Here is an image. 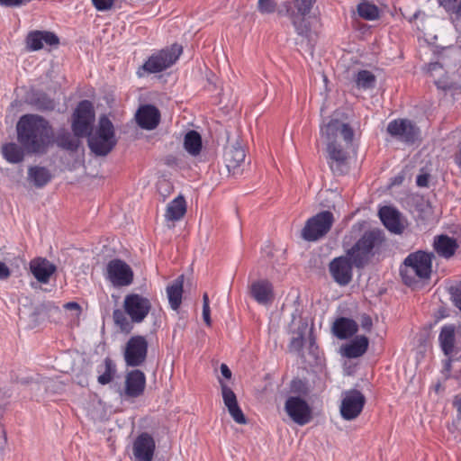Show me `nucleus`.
I'll use <instances>...</instances> for the list:
<instances>
[{
	"label": "nucleus",
	"mask_w": 461,
	"mask_h": 461,
	"mask_svg": "<svg viewBox=\"0 0 461 461\" xmlns=\"http://www.w3.org/2000/svg\"><path fill=\"white\" fill-rule=\"evenodd\" d=\"M17 140L27 154L43 155L54 141L53 128L39 114L27 113L16 124Z\"/></svg>",
	"instance_id": "nucleus-1"
},
{
	"label": "nucleus",
	"mask_w": 461,
	"mask_h": 461,
	"mask_svg": "<svg viewBox=\"0 0 461 461\" xmlns=\"http://www.w3.org/2000/svg\"><path fill=\"white\" fill-rule=\"evenodd\" d=\"M388 249V240L383 230L374 228L364 231L354 245L347 250L354 259L355 267L365 268L375 257H379Z\"/></svg>",
	"instance_id": "nucleus-2"
},
{
	"label": "nucleus",
	"mask_w": 461,
	"mask_h": 461,
	"mask_svg": "<svg viewBox=\"0 0 461 461\" xmlns=\"http://www.w3.org/2000/svg\"><path fill=\"white\" fill-rule=\"evenodd\" d=\"M435 258L432 252L417 250L410 253L400 267V276L402 282L411 286L418 280H428L432 272V260Z\"/></svg>",
	"instance_id": "nucleus-3"
},
{
	"label": "nucleus",
	"mask_w": 461,
	"mask_h": 461,
	"mask_svg": "<svg viewBox=\"0 0 461 461\" xmlns=\"http://www.w3.org/2000/svg\"><path fill=\"white\" fill-rule=\"evenodd\" d=\"M86 137L91 152L99 157L107 156L117 144L113 124L104 115L100 117L95 131Z\"/></svg>",
	"instance_id": "nucleus-4"
},
{
	"label": "nucleus",
	"mask_w": 461,
	"mask_h": 461,
	"mask_svg": "<svg viewBox=\"0 0 461 461\" xmlns=\"http://www.w3.org/2000/svg\"><path fill=\"white\" fill-rule=\"evenodd\" d=\"M183 48L179 44H172L170 47L162 49L153 53L139 68L137 74L142 77L141 70L148 74L159 73L170 68L179 59Z\"/></svg>",
	"instance_id": "nucleus-5"
},
{
	"label": "nucleus",
	"mask_w": 461,
	"mask_h": 461,
	"mask_svg": "<svg viewBox=\"0 0 461 461\" xmlns=\"http://www.w3.org/2000/svg\"><path fill=\"white\" fill-rule=\"evenodd\" d=\"M95 119V108L91 101H80L72 114V132L76 137H86L93 131Z\"/></svg>",
	"instance_id": "nucleus-6"
},
{
	"label": "nucleus",
	"mask_w": 461,
	"mask_h": 461,
	"mask_svg": "<svg viewBox=\"0 0 461 461\" xmlns=\"http://www.w3.org/2000/svg\"><path fill=\"white\" fill-rule=\"evenodd\" d=\"M333 222V213L321 211L306 221L302 230V238L306 241H316L330 230Z\"/></svg>",
	"instance_id": "nucleus-7"
},
{
	"label": "nucleus",
	"mask_w": 461,
	"mask_h": 461,
	"mask_svg": "<svg viewBox=\"0 0 461 461\" xmlns=\"http://www.w3.org/2000/svg\"><path fill=\"white\" fill-rule=\"evenodd\" d=\"M149 343L146 337L131 336L125 344L123 358L127 366L139 367L145 364L148 357Z\"/></svg>",
	"instance_id": "nucleus-8"
},
{
	"label": "nucleus",
	"mask_w": 461,
	"mask_h": 461,
	"mask_svg": "<svg viewBox=\"0 0 461 461\" xmlns=\"http://www.w3.org/2000/svg\"><path fill=\"white\" fill-rule=\"evenodd\" d=\"M387 133L393 139L408 145L414 144L420 137V130L409 119H394L386 128Z\"/></svg>",
	"instance_id": "nucleus-9"
},
{
	"label": "nucleus",
	"mask_w": 461,
	"mask_h": 461,
	"mask_svg": "<svg viewBox=\"0 0 461 461\" xmlns=\"http://www.w3.org/2000/svg\"><path fill=\"white\" fill-rule=\"evenodd\" d=\"M350 146L343 147L338 141L327 143V163L334 175L342 176L348 172L349 153L348 149Z\"/></svg>",
	"instance_id": "nucleus-10"
},
{
	"label": "nucleus",
	"mask_w": 461,
	"mask_h": 461,
	"mask_svg": "<svg viewBox=\"0 0 461 461\" xmlns=\"http://www.w3.org/2000/svg\"><path fill=\"white\" fill-rule=\"evenodd\" d=\"M342 400L339 407L341 417L345 420L357 419L362 412L366 404L365 395L357 389L342 392Z\"/></svg>",
	"instance_id": "nucleus-11"
},
{
	"label": "nucleus",
	"mask_w": 461,
	"mask_h": 461,
	"mask_svg": "<svg viewBox=\"0 0 461 461\" xmlns=\"http://www.w3.org/2000/svg\"><path fill=\"white\" fill-rule=\"evenodd\" d=\"M105 277L114 287H122L132 284L134 274L125 261L114 258L110 260L106 266Z\"/></svg>",
	"instance_id": "nucleus-12"
},
{
	"label": "nucleus",
	"mask_w": 461,
	"mask_h": 461,
	"mask_svg": "<svg viewBox=\"0 0 461 461\" xmlns=\"http://www.w3.org/2000/svg\"><path fill=\"white\" fill-rule=\"evenodd\" d=\"M285 411L297 425L304 426L312 419L309 403L301 396H289L285 402Z\"/></svg>",
	"instance_id": "nucleus-13"
},
{
	"label": "nucleus",
	"mask_w": 461,
	"mask_h": 461,
	"mask_svg": "<svg viewBox=\"0 0 461 461\" xmlns=\"http://www.w3.org/2000/svg\"><path fill=\"white\" fill-rule=\"evenodd\" d=\"M123 308L130 316L131 322L140 323L149 313L151 303L148 298L139 294H130L124 298Z\"/></svg>",
	"instance_id": "nucleus-14"
},
{
	"label": "nucleus",
	"mask_w": 461,
	"mask_h": 461,
	"mask_svg": "<svg viewBox=\"0 0 461 461\" xmlns=\"http://www.w3.org/2000/svg\"><path fill=\"white\" fill-rule=\"evenodd\" d=\"M353 267L354 259L348 254L333 258L329 264L331 277L340 286H346L352 281Z\"/></svg>",
	"instance_id": "nucleus-15"
},
{
	"label": "nucleus",
	"mask_w": 461,
	"mask_h": 461,
	"mask_svg": "<svg viewBox=\"0 0 461 461\" xmlns=\"http://www.w3.org/2000/svg\"><path fill=\"white\" fill-rule=\"evenodd\" d=\"M340 134L347 146L352 145L354 131L348 123L342 122L339 119H330L327 123L321 126V137L325 138L327 143L337 141L338 134Z\"/></svg>",
	"instance_id": "nucleus-16"
},
{
	"label": "nucleus",
	"mask_w": 461,
	"mask_h": 461,
	"mask_svg": "<svg viewBox=\"0 0 461 461\" xmlns=\"http://www.w3.org/2000/svg\"><path fill=\"white\" fill-rule=\"evenodd\" d=\"M245 158V150L239 141L228 145L224 151V162L228 172L234 176L241 175Z\"/></svg>",
	"instance_id": "nucleus-17"
},
{
	"label": "nucleus",
	"mask_w": 461,
	"mask_h": 461,
	"mask_svg": "<svg viewBox=\"0 0 461 461\" xmlns=\"http://www.w3.org/2000/svg\"><path fill=\"white\" fill-rule=\"evenodd\" d=\"M155 448L156 443L153 437L147 432L140 433L132 446L134 461H152Z\"/></svg>",
	"instance_id": "nucleus-18"
},
{
	"label": "nucleus",
	"mask_w": 461,
	"mask_h": 461,
	"mask_svg": "<svg viewBox=\"0 0 461 461\" xmlns=\"http://www.w3.org/2000/svg\"><path fill=\"white\" fill-rule=\"evenodd\" d=\"M25 42L29 51H37L43 48V43L49 46H58L59 38L52 32L36 30L27 34Z\"/></svg>",
	"instance_id": "nucleus-19"
},
{
	"label": "nucleus",
	"mask_w": 461,
	"mask_h": 461,
	"mask_svg": "<svg viewBox=\"0 0 461 461\" xmlns=\"http://www.w3.org/2000/svg\"><path fill=\"white\" fill-rule=\"evenodd\" d=\"M146 387V375L140 369H132L125 376V395L130 398L141 396Z\"/></svg>",
	"instance_id": "nucleus-20"
},
{
	"label": "nucleus",
	"mask_w": 461,
	"mask_h": 461,
	"mask_svg": "<svg viewBox=\"0 0 461 461\" xmlns=\"http://www.w3.org/2000/svg\"><path fill=\"white\" fill-rule=\"evenodd\" d=\"M277 14L281 16H288L296 33L303 39H310L312 32L310 23L305 20V17H297L292 13V5L288 1H285L281 4Z\"/></svg>",
	"instance_id": "nucleus-21"
},
{
	"label": "nucleus",
	"mask_w": 461,
	"mask_h": 461,
	"mask_svg": "<svg viewBox=\"0 0 461 461\" xmlns=\"http://www.w3.org/2000/svg\"><path fill=\"white\" fill-rule=\"evenodd\" d=\"M160 120V113L157 107L151 104L141 106L136 113V121L140 128L145 130L155 129Z\"/></svg>",
	"instance_id": "nucleus-22"
},
{
	"label": "nucleus",
	"mask_w": 461,
	"mask_h": 461,
	"mask_svg": "<svg viewBox=\"0 0 461 461\" xmlns=\"http://www.w3.org/2000/svg\"><path fill=\"white\" fill-rule=\"evenodd\" d=\"M379 217L384 227L394 234H402L404 226L401 222V216L397 210L390 206H384L379 210Z\"/></svg>",
	"instance_id": "nucleus-23"
},
{
	"label": "nucleus",
	"mask_w": 461,
	"mask_h": 461,
	"mask_svg": "<svg viewBox=\"0 0 461 461\" xmlns=\"http://www.w3.org/2000/svg\"><path fill=\"white\" fill-rule=\"evenodd\" d=\"M30 270L40 283L47 284L56 271V266L46 258H37L30 262Z\"/></svg>",
	"instance_id": "nucleus-24"
},
{
	"label": "nucleus",
	"mask_w": 461,
	"mask_h": 461,
	"mask_svg": "<svg viewBox=\"0 0 461 461\" xmlns=\"http://www.w3.org/2000/svg\"><path fill=\"white\" fill-rule=\"evenodd\" d=\"M458 247L456 240L446 234H441L434 238L433 249L438 256L444 258L448 259L452 258Z\"/></svg>",
	"instance_id": "nucleus-25"
},
{
	"label": "nucleus",
	"mask_w": 461,
	"mask_h": 461,
	"mask_svg": "<svg viewBox=\"0 0 461 461\" xmlns=\"http://www.w3.org/2000/svg\"><path fill=\"white\" fill-rule=\"evenodd\" d=\"M251 296L260 304H267L274 299L273 285L268 280L254 282L250 286Z\"/></svg>",
	"instance_id": "nucleus-26"
},
{
	"label": "nucleus",
	"mask_w": 461,
	"mask_h": 461,
	"mask_svg": "<svg viewBox=\"0 0 461 461\" xmlns=\"http://www.w3.org/2000/svg\"><path fill=\"white\" fill-rule=\"evenodd\" d=\"M358 330L356 321L347 317L338 318L332 326L333 334L339 339H347L355 335Z\"/></svg>",
	"instance_id": "nucleus-27"
},
{
	"label": "nucleus",
	"mask_w": 461,
	"mask_h": 461,
	"mask_svg": "<svg viewBox=\"0 0 461 461\" xmlns=\"http://www.w3.org/2000/svg\"><path fill=\"white\" fill-rule=\"evenodd\" d=\"M369 345L368 339L362 336H356L349 343L341 348L342 355L348 358H357L363 356Z\"/></svg>",
	"instance_id": "nucleus-28"
},
{
	"label": "nucleus",
	"mask_w": 461,
	"mask_h": 461,
	"mask_svg": "<svg viewBox=\"0 0 461 461\" xmlns=\"http://www.w3.org/2000/svg\"><path fill=\"white\" fill-rule=\"evenodd\" d=\"M438 342L444 355L450 356L454 352L456 342L455 325L447 324L441 327Z\"/></svg>",
	"instance_id": "nucleus-29"
},
{
	"label": "nucleus",
	"mask_w": 461,
	"mask_h": 461,
	"mask_svg": "<svg viewBox=\"0 0 461 461\" xmlns=\"http://www.w3.org/2000/svg\"><path fill=\"white\" fill-rule=\"evenodd\" d=\"M52 179L50 171L41 166H31L28 168V180L37 188H43Z\"/></svg>",
	"instance_id": "nucleus-30"
},
{
	"label": "nucleus",
	"mask_w": 461,
	"mask_h": 461,
	"mask_svg": "<svg viewBox=\"0 0 461 461\" xmlns=\"http://www.w3.org/2000/svg\"><path fill=\"white\" fill-rule=\"evenodd\" d=\"M184 275L179 276L167 287V294L170 307L176 311L182 303Z\"/></svg>",
	"instance_id": "nucleus-31"
},
{
	"label": "nucleus",
	"mask_w": 461,
	"mask_h": 461,
	"mask_svg": "<svg viewBox=\"0 0 461 461\" xmlns=\"http://www.w3.org/2000/svg\"><path fill=\"white\" fill-rule=\"evenodd\" d=\"M81 137H76L75 134H71L69 131L63 130L59 131L56 136L55 142L57 146L62 149L69 152H77L81 141Z\"/></svg>",
	"instance_id": "nucleus-32"
},
{
	"label": "nucleus",
	"mask_w": 461,
	"mask_h": 461,
	"mask_svg": "<svg viewBox=\"0 0 461 461\" xmlns=\"http://www.w3.org/2000/svg\"><path fill=\"white\" fill-rule=\"evenodd\" d=\"M186 212V203L182 195H178L167 206L165 218L167 221H179Z\"/></svg>",
	"instance_id": "nucleus-33"
},
{
	"label": "nucleus",
	"mask_w": 461,
	"mask_h": 461,
	"mask_svg": "<svg viewBox=\"0 0 461 461\" xmlns=\"http://www.w3.org/2000/svg\"><path fill=\"white\" fill-rule=\"evenodd\" d=\"M203 143L200 133L194 130L188 131L184 138V148L192 156H197L202 150Z\"/></svg>",
	"instance_id": "nucleus-34"
},
{
	"label": "nucleus",
	"mask_w": 461,
	"mask_h": 461,
	"mask_svg": "<svg viewBox=\"0 0 461 461\" xmlns=\"http://www.w3.org/2000/svg\"><path fill=\"white\" fill-rule=\"evenodd\" d=\"M2 153L9 163L16 164L23 160L26 151L23 149L22 145L9 142L2 147Z\"/></svg>",
	"instance_id": "nucleus-35"
},
{
	"label": "nucleus",
	"mask_w": 461,
	"mask_h": 461,
	"mask_svg": "<svg viewBox=\"0 0 461 461\" xmlns=\"http://www.w3.org/2000/svg\"><path fill=\"white\" fill-rule=\"evenodd\" d=\"M355 83L360 89H372L375 86L376 77L371 71L362 69L356 75Z\"/></svg>",
	"instance_id": "nucleus-36"
},
{
	"label": "nucleus",
	"mask_w": 461,
	"mask_h": 461,
	"mask_svg": "<svg viewBox=\"0 0 461 461\" xmlns=\"http://www.w3.org/2000/svg\"><path fill=\"white\" fill-rule=\"evenodd\" d=\"M448 14L454 15L453 23H461V0H437Z\"/></svg>",
	"instance_id": "nucleus-37"
},
{
	"label": "nucleus",
	"mask_w": 461,
	"mask_h": 461,
	"mask_svg": "<svg viewBox=\"0 0 461 461\" xmlns=\"http://www.w3.org/2000/svg\"><path fill=\"white\" fill-rule=\"evenodd\" d=\"M357 14L361 18L367 21H375L379 18L378 7L367 1H364L358 4Z\"/></svg>",
	"instance_id": "nucleus-38"
},
{
	"label": "nucleus",
	"mask_w": 461,
	"mask_h": 461,
	"mask_svg": "<svg viewBox=\"0 0 461 461\" xmlns=\"http://www.w3.org/2000/svg\"><path fill=\"white\" fill-rule=\"evenodd\" d=\"M32 104L40 111H52L55 108V102L47 94L37 92L33 95Z\"/></svg>",
	"instance_id": "nucleus-39"
},
{
	"label": "nucleus",
	"mask_w": 461,
	"mask_h": 461,
	"mask_svg": "<svg viewBox=\"0 0 461 461\" xmlns=\"http://www.w3.org/2000/svg\"><path fill=\"white\" fill-rule=\"evenodd\" d=\"M288 2L292 5V13L295 16L305 17L310 14L316 0H294Z\"/></svg>",
	"instance_id": "nucleus-40"
},
{
	"label": "nucleus",
	"mask_w": 461,
	"mask_h": 461,
	"mask_svg": "<svg viewBox=\"0 0 461 461\" xmlns=\"http://www.w3.org/2000/svg\"><path fill=\"white\" fill-rule=\"evenodd\" d=\"M104 371L97 378L100 384L105 385L112 382L116 373V366L110 357H105L104 360Z\"/></svg>",
	"instance_id": "nucleus-41"
},
{
	"label": "nucleus",
	"mask_w": 461,
	"mask_h": 461,
	"mask_svg": "<svg viewBox=\"0 0 461 461\" xmlns=\"http://www.w3.org/2000/svg\"><path fill=\"white\" fill-rule=\"evenodd\" d=\"M125 311H122L120 309H115L113 312V318L114 321V323L122 330L125 332H130L132 329L131 323L129 321L128 318L126 317Z\"/></svg>",
	"instance_id": "nucleus-42"
},
{
	"label": "nucleus",
	"mask_w": 461,
	"mask_h": 461,
	"mask_svg": "<svg viewBox=\"0 0 461 461\" xmlns=\"http://www.w3.org/2000/svg\"><path fill=\"white\" fill-rule=\"evenodd\" d=\"M223 402L227 409L238 404L235 393L223 381L220 380Z\"/></svg>",
	"instance_id": "nucleus-43"
},
{
	"label": "nucleus",
	"mask_w": 461,
	"mask_h": 461,
	"mask_svg": "<svg viewBox=\"0 0 461 461\" xmlns=\"http://www.w3.org/2000/svg\"><path fill=\"white\" fill-rule=\"evenodd\" d=\"M258 11L262 14H271L276 11L277 3L275 0H258Z\"/></svg>",
	"instance_id": "nucleus-44"
},
{
	"label": "nucleus",
	"mask_w": 461,
	"mask_h": 461,
	"mask_svg": "<svg viewBox=\"0 0 461 461\" xmlns=\"http://www.w3.org/2000/svg\"><path fill=\"white\" fill-rule=\"evenodd\" d=\"M228 411L236 423L247 424V419H246L242 410L239 406V403L229 408Z\"/></svg>",
	"instance_id": "nucleus-45"
},
{
	"label": "nucleus",
	"mask_w": 461,
	"mask_h": 461,
	"mask_svg": "<svg viewBox=\"0 0 461 461\" xmlns=\"http://www.w3.org/2000/svg\"><path fill=\"white\" fill-rule=\"evenodd\" d=\"M289 350L291 352L301 353L303 348V335L299 333L297 337L292 338L289 343Z\"/></svg>",
	"instance_id": "nucleus-46"
},
{
	"label": "nucleus",
	"mask_w": 461,
	"mask_h": 461,
	"mask_svg": "<svg viewBox=\"0 0 461 461\" xmlns=\"http://www.w3.org/2000/svg\"><path fill=\"white\" fill-rule=\"evenodd\" d=\"M203 319L207 326H211V310L209 297L206 293L203 295Z\"/></svg>",
	"instance_id": "nucleus-47"
},
{
	"label": "nucleus",
	"mask_w": 461,
	"mask_h": 461,
	"mask_svg": "<svg viewBox=\"0 0 461 461\" xmlns=\"http://www.w3.org/2000/svg\"><path fill=\"white\" fill-rule=\"evenodd\" d=\"M450 293L456 307L461 312V281L450 288Z\"/></svg>",
	"instance_id": "nucleus-48"
},
{
	"label": "nucleus",
	"mask_w": 461,
	"mask_h": 461,
	"mask_svg": "<svg viewBox=\"0 0 461 461\" xmlns=\"http://www.w3.org/2000/svg\"><path fill=\"white\" fill-rule=\"evenodd\" d=\"M115 0H92L93 5L97 11L104 12L110 10Z\"/></svg>",
	"instance_id": "nucleus-49"
},
{
	"label": "nucleus",
	"mask_w": 461,
	"mask_h": 461,
	"mask_svg": "<svg viewBox=\"0 0 461 461\" xmlns=\"http://www.w3.org/2000/svg\"><path fill=\"white\" fill-rule=\"evenodd\" d=\"M290 389L294 393H305V384L299 378L293 379L290 384Z\"/></svg>",
	"instance_id": "nucleus-50"
},
{
	"label": "nucleus",
	"mask_w": 461,
	"mask_h": 461,
	"mask_svg": "<svg viewBox=\"0 0 461 461\" xmlns=\"http://www.w3.org/2000/svg\"><path fill=\"white\" fill-rule=\"evenodd\" d=\"M31 0H0V6L19 7L28 4Z\"/></svg>",
	"instance_id": "nucleus-51"
},
{
	"label": "nucleus",
	"mask_w": 461,
	"mask_h": 461,
	"mask_svg": "<svg viewBox=\"0 0 461 461\" xmlns=\"http://www.w3.org/2000/svg\"><path fill=\"white\" fill-rule=\"evenodd\" d=\"M359 321H360V325L364 330H366V332L371 331L372 327H373V321H372L371 317L368 314H366V313L362 314L360 316Z\"/></svg>",
	"instance_id": "nucleus-52"
},
{
	"label": "nucleus",
	"mask_w": 461,
	"mask_h": 461,
	"mask_svg": "<svg viewBox=\"0 0 461 461\" xmlns=\"http://www.w3.org/2000/svg\"><path fill=\"white\" fill-rule=\"evenodd\" d=\"M11 276L10 268L2 261H0V280H6Z\"/></svg>",
	"instance_id": "nucleus-53"
},
{
	"label": "nucleus",
	"mask_w": 461,
	"mask_h": 461,
	"mask_svg": "<svg viewBox=\"0 0 461 461\" xmlns=\"http://www.w3.org/2000/svg\"><path fill=\"white\" fill-rule=\"evenodd\" d=\"M429 176L428 174H420L417 176L416 184L420 187H427L429 185Z\"/></svg>",
	"instance_id": "nucleus-54"
},
{
	"label": "nucleus",
	"mask_w": 461,
	"mask_h": 461,
	"mask_svg": "<svg viewBox=\"0 0 461 461\" xmlns=\"http://www.w3.org/2000/svg\"><path fill=\"white\" fill-rule=\"evenodd\" d=\"M452 404L453 407L456 410L457 416L461 419V395H455Z\"/></svg>",
	"instance_id": "nucleus-55"
},
{
	"label": "nucleus",
	"mask_w": 461,
	"mask_h": 461,
	"mask_svg": "<svg viewBox=\"0 0 461 461\" xmlns=\"http://www.w3.org/2000/svg\"><path fill=\"white\" fill-rule=\"evenodd\" d=\"M221 375L226 379H230L231 377V371L226 364L221 365Z\"/></svg>",
	"instance_id": "nucleus-56"
},
{
	"label": "nucleus",
	"mask_w": 461,
	"mask_h": 461,
	"mask_svg": "<svg viewBox=\"0 0 461 461\" xmlns=\"http://www.w3.org/2000/svg\"><path fill=\"white\" fill-rule=\"evenodd\" d=\"M442 68L441 63L436 61V62H430L428 64V72H433L435 70Z\"/></svg>",
	"instance_id": "nucleus-57"
},
{
	"label": "nucleus",
	"mask_w": 461,
	"mask_h": 461,
	"mask_svg": "<svg viewBox=\"0 0 461 461\" xmlns=\"http://www.w3.org/2000/svg\"><path fill=\"white\" fill-rule=\"evenodd\" d=\"M65 308L68 310H79L80 305L76 302H69L65 304Z\"/></svg>",
	"instance_id": "nucleus-58"
},
{
	"label": "nucleus",
	"mask_w": 461,
	"mask_h": 461,
	"mask_svg": "<svg viewBox=\"0 0 461 461\" xmlns=\"http://www.w3.org/2000/svg\"><path fill=\"white\" fill-rule=\"evenodd\" d=\"M454 160L458 167L461 169V146L459 147L457 152L455 154Z\"/></svg>",
	"instance_id": "nucleus-59"
},
{
	"label": "nucleus",
	"mask_w": 461,
	"mask_h": 461,
	"mask_svg": "<svg viewBox=\"0 0 461 461\" xmlns=\"http://www.w3.org/2000/svg\"><path fill=\"white\" fill-rule=\"evenodd\" d=\"M309 344H310L311 351H313L315 348H317L315 339L312 335L310 336V339H309Z\"/></svg>",
	"instance_id": "nucleus-60"
},
{
	"label": "nucleus",
	"mask_w": 461,
	"mask_h": 461,
	"mask_svg": "<svg viewBox=\"0 0 461 461\" xmlns=\"http://www.w3.org/2000/svg\"><path fill=\"white\" fill-rule=\"evenodd\" d=\"M451 367V360H447L445 365V368L449 371Z\"/></svg>",
	"instance_id": "nucleus-61"
},
{
	"label": "nucleus",
	"mask_w": 461,
	"mask_h": 461,
	"mask_svg": "<svg viewBox=\"0 0 461 461\" xmlns=\"http://www.w3.org/2000/svg\"><path fill=\"white\" fill-rule=\"evenodd\" d=\"M16 260H17V261H20V262H21L22 264H23V265L25 264V260H24L23 258L18 257V258H16Z\"/></svg>",
	"instance_id": "nucleus-62"
},
{
	"label": "nucleus",
	"mask_w": 461,
	"mask_h": 461,
	"mask_svg": "<svg viewBox=\"0 0 461 461\" xmlns=\"http://www.w3.org/2000/svg\"><path fill=\"white\" fill-rule=\"evenodd\" d=\"M419 14H420V12H416V13L413 14L412 19H417V18H418Z\"/></svg>",
	"instance_id": "nucleus-63"
},
{
	"label": "nucleus",
	"mask_w": 461,
	"mask_h": 461,
	"mask_svg": "<svg viewBox=\"0 0 461 461\" xmlns=\"http://www.w3.org/2000/svg\"><path fill=\"white\" fill-rule=\"evenodd\" d=\"M397 182H399V179L394 180L393 184H396Z\"/></svg>",
	"instance_id": "nucleus-64"
}]
</instances>
